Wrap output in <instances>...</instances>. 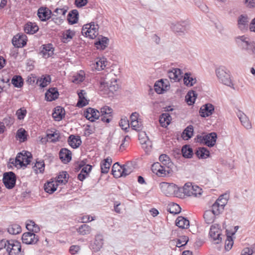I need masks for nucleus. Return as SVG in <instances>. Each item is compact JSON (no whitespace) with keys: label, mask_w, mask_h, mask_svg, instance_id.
Instances as JSON below:
<instances>
[{"label":"nucleus","mask_w":255,"mask_h":255,"mask_svg":"<svg viewBox=\"0 0 255 255\" xmlns=\"http://www.w3.org/2000/svg\"><path fill=\"white\" fill-rule=\"evenodd\" d=\"M222 231L219 224H215L211 226L209 234L215 242L214 244L216 245V247L215 248L219 251L222 250V246H218V244L222 242V238L221 237L222 236Z\"/></svg>","instance_id":"obj_1"},{"label":"nucleus","mask_w":255,"mask_h":255,"mask_svg":"<svg viewBox=\"0 0 255 255\" xmlns=\"http://www.w3.org/2000/svg\"><path fill=\"white\" fill-rule=\"evenodd\" d=\"M217 134L215 132H211L205 135H198L196 141L205 144L209 147L213 146L216 141Z\"/></svg>","instance_id":"obj_2"},{"label":"nucleus","mask_w":255,"mask_h":255,"mask_svg":"<svg viewBox=\"0 0 255 255\" xmlns=\"http://www.w3.org/2000/svg\"><path fill=\"white\" fill-rule=\"evenodd\" d=\"M100 88L101 91H103V94L111 96V94H113L115 92L118 90L119 86L116 80L114 82H111L110 84L103 81L101 82Z\"/></svg>","instance_id":"obj_3"},{"label":"nucleus","mask_w":255,"mask_h":255,"mask_svg":"<svg viewBox=\"0 0 255 255\" xmlns=\"http://www.w3.org/2000/svg\"><path fill=\"white\" fill-rule=\"evenodd\" d=\"M239 228V226H236L231 229H226V234L227 238L224 243V249L226 251L228 252L232 248L234 245V239L233 236L235 235Z\"/></svg>","instance_id":"obj_4"},{"label":"nucleus","mask_w":255,"mask_h":255,"mask_svg":"<svg viewBox=\"0 0 255 255\" xmlns=\"http://www.w3.org/2000/svg\"><path fill=\"white\" fill-rule=\"evenodd\" d=\"M32 158V155L30 152L25 151L24 154L21 152L19 153L14 160V164L15 166L19 165L21 167L23 166L26 167L27 165L29 164L30 162V158Z\"/></svg>","instance_id":"obj_5"},{"label":"nucleus","mask_w":255,"mask_h":255,"mask_svg":"<svg viewBox=\"0 0 255 255\" xmlns=\"http://www.w3.org/2000/svg\"><path fill=\"white\" fill-rule=\"evenodd\" d=\"M98 25L94 23H91L84 25L82 29V33L91 39L95 38L98 34Z\"/></svg>","instance_id":"obj_6"},{"label":"nucleus","mask_w":255,"mask_h":255,"mask_svg":"<svg viewBox=\"0 0 255 255\" xmlns=\"http://www.w3.org/2000/svg\"><path fill=\"white\" fill-rule=\"evenodd\" d=\"M236 42L239 47L248 52L251 49L253 43V41L245 35L237 37Z\"/></svg>","instance_id":"obj_7"},{"label":"nucleus","mask_w":255,"mask_h":255,"mask_svg":"<svg viewBox=\"0 0 255 255\" xmlns=\"http://www.w3.org/2000/svg\"><path fill=\"white\" fill-rule=\"evenodd\" d=\"M186 195L188 196L198 197L202 194V189L197 185H193L191 183L188 182L184 185Z\"/></svg>","instance_id":"obj_8"},{"label":"nucleus","mask_w":255,"mask_h":255,"mask_svg":"<svg viewBox=\"0 0 255 255\" xmlns=\"http://www.w3.org/2000/svg\"><path fill=\"white\" fill-rule=\"evenodd\" d=\"M7 246L6 252L9 255H23V252L21 250V245L19 242L11 240Z\"/></svg>","instance_id":"obj_9"},{"label":"nucleus","mask_w":255,"mask_h":255,"mask_svg":"<svg viewBox=\"0 0 255 255\" xmlns=\"http://www.w3.org/2000/svg\"><path fill=\"white\" fill-rule=\"evenodd\" d=\"M188 22L185 20L175 21L171 23V28L176 32L184 33L188 29Z\"/></svg>","instance_id":"obj_10"},{"label":"nucleus","mask_w":255,"mask_h":255,"mask_svg":"<svg viewBox=\"0 0 255 255\" xmlns=\"http://www.w3.org/2000/svg\"><path fill=\"white\" fill-rule=\"evenodd\" d=\"M3 182L8 189H12L15 184L16 176L12 172L4 173L3 176Z\"/></svg>","instance_id":"obj_11"},{"label":"nucleus","mask_w":255,"mask_h":255,"mask_svg":"<svg viewBox=\"0 0 255 255\" xmlns=\"http://www.w3.org/2000/svg\"><path fill=\"white\" fill-rule=\"evenodd\" d=\"M160 188L163 193L167 196L174 195L177 185L173 183L162 182L160 184Z\"/></svg>","instance_id":"obj_12"},{"label":"nucleus","mask_w":255,"mask_h":255,"mask_svg":"<svg viewBox=\"0 0 255 255\" xmlns=\"http://www.w3.org/2000/svg\"><path fill=\"white\" fill-rule=\"evenodd\" d=\"M38 240V236L31 232L25 233L22 236L23 243L27 245L35 244Z\"/></svg>","instance_id":"obj_13"},{"label":"nucleus","mask_w":255,"mask_h":255,"mask_svg":"<svg viewBox=\"0 0 255 255\" xmlns=\"http://www.w3.org/2000/svg\"><path fill=\"white\" fill-rule=\"evenodd\" d=\"M237 116L239 119L242 125L247 129L252 128V125L249 117L242 111L238 110L236 113Z\"/></svg>","instance_id":"obj_14"},{"label":"nucleus","mask_w":255,"mask_h":255,"mask_svg":"<svg viewBox=\"0 0 255 255\" xmlns=\"http://www.w3.org/2000/svg\"><path fill=\"white\" fill-rule=\"evenodd\" d=\"M113 110L108 106H104L101 109V120L109 123L112 119Z\"/></svg>","instance_id":"obj_15"},{"label":"nucleus","mask_w":255,"mask_h":255,"mask_svg":"<svg viewBox=\"0 0 255 255\" xmlns=\"http://www.w3.org/2000/svg\"><path fill=\"white\" fill-rule=\"evenodd\" d=\"M249 22L248 16L246 14H242L238 19V27L241 31L246 32L248 30Z\"/></svg>","instance_id":"obj_16"},{"label":"nucleus","mask_w":255,"mask_h":255,"mask_svg":"<svg viewBox=\"0 0 255 255\" xmlns=\"http://www.w3.org/2000/svg\"><path fill=\"white\" fill-rule=\"evenodd\" d=\"M223 194H221L216 202L212 206V211L215 215L218 216L221 214L223 211Z\"/></svg>","instance_id":"obj_17"},{"label":"nucleus","mask_w":255,"mask_h":255,"mask_svg":"<svg viewBox=\"0 0 255 255\" xmlns=\"http://www.w3.org/2000/svg\"><path fill=\"white\" fill-rule=\"evenodd\" d=\"M138 136L142 147L146 151H148L151 148L152 144L146 133L144 131H142L139 134Z\"/></svg>","instance_id":"obj_18"},{"label":"nucleus","mask_w":255,"mask_h":255,"mask_svg":"<svg viewBox=\"0 0 255 255\" xmlns=\"http://www.w3.org/2000/svg\"><path fill=\"white\" fill-rule=\"evenodd\" d=\"M104 244L103 237L101 235L95 236L94 243L91 244V249L94 252H99L102 248Z\"/></svg>","instance_id":"obj_19"},{"label":"nucleus","mask_w":255,"mask_h":255,"mask_svg":"<svg viewBox=\"0 0 255 255\" xmlns=\"http://www.w3.org/2000/svg\"><path fill=\"white\" fill-rule=\"evenodd\" d=\"M59 156L61 161L65 164L69 162L72 158L71 152L66 148H61L59 153Z\"/></svg>","instance_id":"obj_20"},{"label":"nucleus","mask_w":255,"mask_h":255,"mask_svg":"<svg viewBox=\"0 0 255 255\" xmlns=\"http://www.w3.org/2000/svg\"><path fill=\"white\" fill-rule=\"evenodd\" d=\"M214 111V107L211 104L203 105L199 111L200 115L202 117H207L211 115Z\"/></svg>","instance_id":"obj_21"},{"label":"nucleus","mask_w":255,"mask_h":255,"mask_svg":"<svg viewBox=\"0 0 255 255\" xmlns=\"http://www.w3.org/2000/svg\"><path fill=\"white\" fill-rule=\"evenodd\" d=\"M54 48L52 44L49 43L42 45L40 54L45 58H48L51 56L54 53Z\"/></svg>","instance_id":"obj_22"},{"label":"nucleus","mask_w":255,"mask_h":255,"mask_svg":"<svg viewBox=\"0 0 255 255\" xmlns=\"http://www.w3.org/2000/svg\"><path fill=\"white\" fill-rule=\"evenodd\" d=\"M51 14V11L46 7H40L38 10L37 15L41 21L48 19Z\"/></svg>","instance_id":"obj_23"},{"label":"nucleus","mask_w":255,"mask_h":255,"mask_svg":"<svg viewBox=\"0 0 255 255\" xmlns=\"http://www.w3.org/2000/svg\"><path fill=\"white\" fill-rule=\"evenodd\" d=\"M58 96L59 93L56 88H50L45 93V99L48 101L55 100Z\"/></svg>","instance_id":"obj_24"},{"label":"nucleus","mask_w":255,"mask_h":255,"mask_svg":"<svg viewBox=\"0 0 255 255\" xmlns=\"http://www.w3.org/2000/svg\"><path fill=\"white\" fill-rule=\"evenodd\" d=\"M68 141L69 144L73 148L78 147L82 143L79 136H76L73 134L69 136Z\"/></svg>","instance_id":"obj_25"},{"label":"nucleus","mask_w":255,"mask_h":255,"mask_svg":"<svg viewBox=\"0 0 255 255\" xmlns=\"http://www.w3.org/2000/svg\"><path fill=\"white\" fill-rule=\"evenodd\" d=\"M181 70L178 68H173L168 72V77L174 81H178L181 78Z\"/></svg>","instance_id":"obj_26"},{"label":"nucleus","mask_w":255,"mask_h":255,"mask_svg":"<svg viewBox=\"0 0 255 255\" xmlns=\"http://www.w3.org/2000/svg\"><path fill=\"white\" fill-rule=\"evenodd\" d=\"M162 168L159 162H156L152 165L151 170L153 173H156L159 176H166V170L162 169Z\"/></svg>","instance_id":"obj_27"},{"label":"nucleus","mask_w":255,"mask_h":255,"mask_svg":"<svg viewBox=\"0 0 255 255\" xmlns=\"http://www.w3.org/2000/svg\"><path fill=\"white\" fill-rule=\"evenodd\" d=\"M225 74H226L224 75V85L228 88H230L234 91L238 90V87L231 79V75L226 73Z\"/></svg>","instance_id":"obj_28"},{"label":"nucleus","mask_w":255,"mask_h":255,"mask_svg":"<svg viewBox=\"0 0 255 255\" xmlns=\"http://www.w3.org/2000/svg\"><path fill=\"white\" fill-rule=\"evenodd\" d=\"M57 183L54 181H48L44 184V188L46 192L52 194L55 191L57 188Z\"/></svg>","instance_id":"obj_29"},{"label":"nucleus","mask_w":255,"mask_h":255,"mask_svg":"<svg viewBox=\"0 0 255 255\" xmlns=\"http://www.w3.org/2000/svg\"><path fill=\"white\" fill-rule=\"evenodd\" d=\"M112 162V159L110 157L105 159L101 163V172L106 174L109 172L110 167Z\"/></svg>","instance_id":"obj_30"},{"label":"nucleus","mask_w":255,"mask_h":255,"mask_svg":"<svg viewBox=\"0 0 255 255\" xmlns=\"http://www.w3.org/2000/svg\"><path fill=\"white\" fill-rule=\"evenodd\" d=\"M12 43L14 46L16 47H22L26 44V42L23 39V36L18 35L12 38Z\"/></svg>","instance_id":"obj_31"},{"label":"nucleus","mask_w":255,"mask_h":255,"mask_svg":"<svg viewBox=\"0 0 255 255\" xmlns=\"http://www.w3.org/2000/svg\"><path fill=\"white\" fill-rule=\"evenodd\" d=\"M216 216L211 210H206L203 214L205 222L207 224H212L214 222Z\"/></svg>","instance_id":"obj_32"},{"label":"nucleus","mask_w":255,"mask_h":255,"mask_svg":"<svg viewBox=\"0 0 255 255\" xmlns=\"http://www.w3.org/2000/svg\"><path fill=\"white\" fill-rule=\"evenodd\" d=\"M171 120V116L168 113L162 114L159 118V123L161 126L166 128L170 124Z\"/></svg>","instance_id":"obj_33"},{"label":"nucleus","mask_w":255,"mask_h":255,"mask_svg":"<svg viewBox=\"0 0 255 255\" xmlns=\"http://www.w3.org/2000/svg\"><path fill=\"white\" fill-rule=\"evenodd\" d=\"M65 115V110L61 107H57L52 114L53 118L57 121L62 119Z\"/></svg>","instance_id":"obj_34"},{"label":"nucleus","mask_w":255,"mask_h":255,"mask_svg":"<svg viewBox=\"0 0 255 255\" xmlns=\"http://www.w3.org/2000/svg\"><path fill=\"white\" fill-rule=\"evenodd\" d=\"M38 26L32 22H28L24 26V31L27 34H34L38 30Z\"/></svg>","instance_id":"obj_35"},{"label":"nucleus","mask_w":255,"mask_h":255,"mask_svg":"<svg viewBox=\"0 0 255 255\" xmlns=\"http://www.w3.org/2000/svg\"><path fill=\"white\" fill-rule=\"evenodd\" d=\"M176 225L181 229H187L189 226V221L186 218L180 216L176 220Z\"/></svg>","instance_id":"obj_36"},{"label":"nucleus","mask_w":255,"mask_h":255,"mask_svg":"<svg viewBox=\"0 0 255 255\" xmlns=\"http://www.w3.org/2000/svg\"><path fill=\"white\" fill-rule=\"evenodd\" d=\"M109 40L106 37H102L99 38V40L95 42V44L98 49L104 50L108 46Z\"/></svg>","instance_id":"obj_37"},{"label":"nucleus","mask_w":255,"mask_h":255,"mask_svg":"<svg viewBox=\"0 0 255 255\" xmlns=\"http://www.w3.org/2000/svg\"><path fill=\"white\" fill-rule=\"evenodd\" d=\"M79 13L77 9L71 10L68 15V20L70 24H73L77 23L78 20Z\"/></svg>","instance_id":"obj_38"},{"label":"nucleus","mask_w":255,"mask_h":255,"mask_svg":"<svg viewBox=\"0 0 255 255\" xmlns=\"http://www.w3.org/2000/svg\"><path fill=\"white\" fill-rule=\"evenodd\" d=\"M122 166H120L118 162L115 163L112 166V174L115 178H119L122 176Z\"/></svg>","instance_id":"obj_39"},{"label":"nucleus","mask_w":255,"mask_h":255,"mask_svg":"<svg viewBox=\"0 0 255 255\" xmlns=\"http://www.w3.org/2000/svg\"><path fill=\"white\" fill-rule=\"evenodd\" d=\"M193 127L192 125L188 126L183 131L182 137L184 140H188L190 138L193 133Z\"/></svg>","instance_id":"obj_40"},{"label":"nucleus","mask_w":255,"mask_h":255,"mask_svg":"<svg viewBox=\"0 0 255 255\" xmlns=\"http://www.w3.org/2000/svg\"><path fill=\"white\" fill-rule=\"evenodd\" d=\"M60 134L59 132L51 131L46 135V141L51 142H55L59 140Z\"/></svg>","instance_id":"obj_41"},{"label":"nucleus","mask_w":255,"mask_h":255,"mask_svg":"<svg viewBox=\"0 0 255 255\" xmlns=\"http://www.w3.org/2000/svg\"><path fill=\"white\" fill-rule=\"evenodd\" d=\"M197 94L193 91H189L185 96V100L189 105H192L195 101Z\"/></svg>","instance_id":"obj_42"},{"label":"nucleus","mask_w":255,"mask_h":255,"mask_svg":"<svg viewBox=\"0 0 255 255\" xmlns=\"http://www.w3.org/2000/svg\"><path fill=\"white\" fill-rule=\"evenodd\" d=\"M183 80L184 84L187 86H192L196 82V78L191 77L190 73L185 74Z\"/></svg>","instance_id":"obj_43"},{"label":"nucleus","mask_w":255,"mask_h":255,"mask_svg":"<svg viewBox=\"0 0 255 255\" xmlns=\"http://www.w3.org/2000/svg\"><path fill=\"white\" fill-rule=\"evenodd\" d=\"M7 232L11 235H16L21 232V227L17 224L10 225L7 229Z\"/></svg>","instance_id":"obj_44"},{"label":"nucleus","mask_w":255,"mask_h":255,"mask_svg":"<svg viewBox=\"0 0 255 255\" xmlns=\"http://www.w3.org/2000/svg\"><path fill=\"white\" fill-rule=\"evenodd\" d=\"M51 82V78L49 75L42 76V77L37 80V83H39V86L41 88H44L48 85Z\"/></svg>","instance_id":"obj_45"},{"label":"nucleus","mask_w":255,"mask_h":255,"mask_svg":"<svg viewBox=\"0 0 255 255\" xmlns=\"http://www.w3.org/2000/svg\"><path fill=\"white\" fill-rule=\"evenodd\" d=\"M77 230L79 234L81 235H86L90 233L91 228L88 225L83 224L81 225Z\"/></svg>","instance_id":"obj_46"},{"label":"nucleus","mask_w":255,"mask_h":255,"mask_svg":"<svg viewBox=\"0 0 255 255\" xmlns=\"http://www.w3.org/2000/svg\"><path fill=\"white\" fill-rule=\"evenodd\" d=\"M16 137L20 142H24L27 140V134L26 130L22 128H19L16 132Z\"/></svg>","instance_id":"obj_47"},{"label":"nucleus","mask_w":255,"mask_h":255,"mask_svg":"<svg viewBox=\"0 0 255 255\" xmlns=\"http://www.w3.org/2000/svg\"><path fill=\"white\" fill-rule=\"evenodd\" d=\"M196 155L201 158H206L209 156V151L205 147H200L196 152Z\"/></svg>","instance_id":"obj_48"},{"label":"nucleus","mask_w":255,"mask_h":255,"mask_svg":"<svg viewBox=\"0 0 255 255\" xmlns=\"http://www.w3.org/2000/svg\"><path fill=\"white\" fill-rule=\"evenodd\" d=\"M106 63L107 61L104 58L100 59L94 64V68L98 71L103 70L106 66Z\"/></svg>","instance_id":"obj_49"},{"label":"nucleus","mask_w":255,"mask_h":255,"mask_svg":"<svg viewBox=\"0 0 255 255\" xmlns=\"http://www.w3.org/2000/svg\"><path fill=\"white\" fill-rule=\"evenodd\" d=\"M183 156L185 158H191L193 155V150L188 145H185L181 150Z\"/></svg>","instance_id":"obj_50"},{"label":"nucleus","mask_w":255,"mask_h":255,"mask_svg":"<svg viewBox=\"0 0 255 255\" xmlns=\"http://www.w3.org/2000/svg\"><path fill=\"white\" fill-rule=\"evenodd\" d=\"M67 172L66 171H62L60 173L59 175L57 177L56 182L57 183H58L65 184L68 182V178L67 177Z\"/></svg>","instance_id":"obj_51"},{"label":"nucleus","mask_w":255,"mask_h":255,"mask_svg":"<svg viewBox=\"0 0 255 255\" xmlns=\"http://www.w3.org/2000/svg\"><path fill=\"white\" fill-rule=\"evenodd\" d=\"M11 83L15 87L20 88L23 85V80L20 76L16 75L13 76L11 80Z\"/></svg>","instance_id":"obj_52"},{"label":"nucleus","mask_w":255,"mask_h":255,"mask_svg":"<svg viewBox=\"0 0 255 255\" xmlns=\"http://www.w3.org/2000/svg\"><path fill=\"white\" fill-rule=\"evenodd\" d=\"M154 90L155 91L157 94H161L162 93L163 91L164 90V82L162 79H161L154 84Z\"/></svg>","instance_id":"obj_53"},{"label":"nucleus","mask_w":255,"mask_h":255,"mask_svg":"<svg viewBox=\"0 0 255 255\" xmlns=\"http://www.w3.org/2000/svg\"><path fill=\"white\" fill-rule=\"evenodd\" d=\"M132 172V167L128 164L122 165V177H126Z\"/></svg>","instance_id":"obj_54"},{"label":"nucleus","mask_w":255,"mask_h":255,"mask_svg":"<svg viewBox=\"0 0 255 255\" xmlns=\"http://www.w3.org/2000/svg\"><path fill=\"white\" fill-rule=\"evenodd\" d=\"M75 32L74 31L71 30L70 29L66 30L63 33V38L64 42H66V40L67 41H69L70 39H71L75 35Z\"/></svg>","instance_id":"obj_55"},{"label":"nucleus","mask_w":255,"mask_h":255,"mask_svg":"<svg viewBox=\"0 0 255 255\" xmlns=\"http://www.w3.org/2000/svg\"><path fill=\"white\" fill-rule=\"evenodd\" d=\"M180 207L177 204H173L168 209V211L174 215L177 214L181 212Z\"/></svg>","instance_id":"obj_56"},{"label":"nucleus","mask_w":255,"mask_h":255,"mask_svg":"<svg viewBox=\"0 0 255 255\" xmlns=\"http://www.w3.org/2000/svg\"><path fill=\"white\" fill-rule=\"evenodd\" d=\"M119 125L125 130H127L129 128V122L127 118H122L119 123Z\"/></svg>","instance_id":"obj_57"},{"label":"nucleus","mask_w":255,"mask_h":255,"mask_svg":"<svg viewBox=\"0 0 255 255\" xmlns=\"http://www.w3.org/2000/svg\"><path fill=\"white\" fill-rule=\"evenodd\" d=\"M159 163H168L169 165H173V163L171 161L170 158L166 154H161L159 157Z\"/></svg>","instance_id":"obj_58"},{"label":"nucleus","mask_w":255,"mask_h":255,"mask_svg":"<svg viewBox=\"0 0 255 255\" xmlns=\"http://www.w3.org/2000/svg\"><path fill=\"white\" fill-rule=\"evenodd\" d=\"M27 111L24 108H20L18 109L16 113V115L18 120H23L26 116Z\"/></svg>","instance_id":"obj_59"},{"label":"nucleus","mask_w":255,"mask_h":255,"mask_svg":"<svg viewBox=\"0 0 255 255\" xmlns=\"http://www.w3.org/2000/svg\"><path fill=\"white\" fill-rule=\"evenodd\" d=\"M188 241V238L186 236H183L181 239H178L176 242V246L180 247L185 246Z\"/></svg>","instance_id":"obj_60"},{"label":"nucleus","mask_w":255,"mask_h":255,"mask_svg":"<svg viewBox=\"0 0 255 255\" xmlns=\"http://www.w3.org/2000/svg\"><path fill=\"white\" fill-rule=\"evenodd\" d=\"M216 74L220 82L222 83L223 82V68L222 67L217 68Z\"/></svg>","instance_id":"obj_61"},{"label":"nucleus","mask_w":255,"mask_h":255,"mask_svg":"<svg viewBox=\"0 0 255 255\" xmlns=\"http://www.w3.org/2000/svg\"><path fill=\"white\" fill-rule=\"evenodd\" d=\"M186 191L184 190V186L182 187H178L177 186V189H175V193L174 196L176 197H181L183 195V194L186 195Z\"/></svg>","instance_id":"obj_62"},{"label":"nucleus","mask_w":255,"mask_h":255,"mask_svg":"<svg viewBox=\"0 0 255 255\" xmlns=\"http://www.w3.org/2000/svg\"><path fill=\"white\" fill-rule=\"evenodd\" d=\"M130 126L132 128L136 131H140L141 130V126L140 123L137 121L130 122Z\"/></svg>","instance_id":"obj_63"},{"label":"nucleus","mask_w":255,"mask_h":255,"mask_svg":"<svg viewBox=\"0 0 255 255\" xmlns=\"http://www.w3.org/2000/svg\"><path fill=\"white\" fill-rule=\"evenodd\" d=\"M89 111L92 113V116L91 117H93V122H94L95 120L99 119L100 117V113L98 110L91 108H89Z\"/></svg>","instance_id":"obj_64"}]
</instances>
